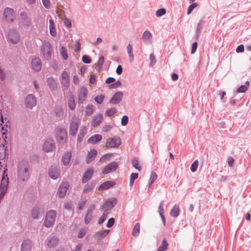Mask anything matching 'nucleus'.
<instances>
[{
	"label": "nucleus",
	"instance_id": "603ef678",
	"mask_svg": "<svg viewBox=\"0 0 251 251\" xmlns=\"http://www.w3.org/2000/svg\"><path fill=\"white\" fill-rule=\"evenodd\" d=\"M104 61V57L103 56H101L99 58V59L97 63L96 66L99 69H101L103 66Z\"/></svg>",
	"mask_w": 251,
	"mask_h": 251
},
{
	"label": "nucleus",
	"instance_id": "4d7b16f0",
	"mask_svg": "<svg viewBox=\"0 0 251 251\" xmlns=\"http://www.w3.org/2000/svg\"><path fill=\"white\" fill-rule=\"evenodd\" d=\"M92 219V216L91 214L87 212V213L85 215L84 218V222L85 224L87 225L90 223Z\"/></svg>",
	"mask_w": 251,
	"mask_h": 251
},
{
	"label": "nucleus",
	"instance_id": "338daca9",
	"mask_svg": "<svg viewBox=\"0 0 251 251\" xmlns=\"http://www.w3.org/2000/svg\"><path fill=\"white\" fill-rule=\"evenodd\" d=\"M128 121V117L127 116L125 115L122 118L121 125L122 126H125L127 124Z\"/></svg>",
	"mask_w": 251,
	"mask_h": 251
},
{
	"label": "nucleus",
	"instance_id": "de8ad7c7",
	"mask_svg": "<svg viewBox=\"0 0 251 251\" xmlns=\"http://www.w3.org/2000/svg\"><path fill=\"white\" fill-rule=\"evenodd\" d=\"M60 52L62 58L64 60H66L68 56L66 48L62 47L60 49Z\"/></svg>",
	"mask_w": 251,
	"mask_h": 251
},
{
	"label": "nucleus",
	"instance_id": "c85d7f7f",
	"mask_svg": "<svg viewBox=\"0 0 251 251\" xmlns=\"http://www.w3.org/2000/svg\"><path fill=\"white\" fill-rule=\"evenodd\" d=\"M20 16L21 18V20L23 21V23H24V25L27 26L30 25V22L28 19L27 13L25 11H21Z\"/></svg>",
	"mask_w": 251,
	"mask_h": 251
},
{
	"label": "nucleus",
	"instance_id": "2f4dec72",
	"mask_svg": "<svg viewBox=\"0 0 251 251\" xmlns=\"http://www.w3.org/2000/svg\"><path fill=\"white\" fill-rule=\"evenodd\" d=\"M47 83L49 88L52 90H56L57 84L52 77H49L47 79Z\"/></svg>",
	"mask_w": 251,
	"mask_h": 251
},
{
	"label": "nucleus",
	"instance_id": "58836bf2",
	"mask_svg": "<svg viewBox=\"0 0 251 251\" xmlns=\"http://www.w3.org/2000/svg\"><path fill=\"white\" fill-rule=\"evenodd\" d=\"M140 233V224L139 223H136L133 227L132 230V235L136 237L139 235Z\"/></svg>",
	"mask_w": 251,
	"mask_h": 251
},
{
	"label": "nucleus",
	"instance_id": "0e129e2a",
	"mask_svg": "<svg viewBox=\"0 0 251 251\" xmlns=\"http://www.w3.org/2000/svg\"><path fill=\"white\" fill-rule=\"evenodd\" d=\"M82 60L83 62L86 64H89L91 62V58L87 55H83Z\"/></svg>",
	"mask_w": 251,
	"mask_h": 251
},
{
	"label": "nucleus",
	"instance_id": "f03ea898",
	"mask_svg": "<svg viewBox=\"0 0 251 251\" xmlns=\"http://www.w3.org/2000/svg\"><path fill=\"white\" fill-rule=\"evenodd\" d=\"M6 165L5 166L3 171V176L0 185V202L6 193L9 184V178L6 174Z\"/></svg>",
	"mask_w": 251,
	"mask_h": 251
},
{
	"label": "nucleus",
	"instance_id": "7c9ffc66",
	"mask_svg": "<svg viewBox=\"0 0 251 251\" xmlns=\"http://www.w3.org/2000/svg\"><path fill=\"white\" fill-rule=\"evenodd\" d=\"M102 136L100 134H94L88 139V143L95 144L102 139Z\"/></svg>",
	"mask_w": 251,
	"mask_h": 251
},
{
	"label": "nucleus",
	"instance_id": "69168bd1",
	"mask_svg": "<svg viewBox=\"0 0 251 251\" xmlns=\"http://www.w3.org/2000/svg\"><path fill=\"white\" fill-rule=\"evenodd\" d=\"M163 201H161L160 202L159 206L158 207V212L159 213V215H163L164 213V209H163Z\"/></svg>",
	"mask_w": 251,
	"mask_h": 251
},
{
	"label": "nucleus",
	"instance_id": "13d9d810",
	"mask_svg": "<svg viewBox=\"0 0 251 251\" xmlns=\"http://www.w3.org/2000/svg\"><path fill=\"white\" fill-rule=\"evenodd\" d=\"M104 96L103 95L97 96L95 97L94 100L98 104H101L103 101Z\"/></svg>",
	"mask_w": 251,
	"mask_h": 251
},
{
	"label": "nucleus",
	"instance_id": "0eeeda50",
	"mask_svg": "<svg viewBox=\"0 0 251 251\" xmlns=\"http://www.w3.org/2000/svg\"><path fill=\"white\" fill-rule=\"evenodd\" d=\"M44 213V209L41 205L36 204L32 208L30 215L32 219H38Z\"/></svg>",
	"mask_w": 251,
	"mask_h": 251
},
{
	"label": "nucleus",
	"instance_id": "4be33fe9",
	"mask_svg": "<svg viewBox=\"0 0 251 251\" xmlns=\"http://www.w3.org/2000/svg\"><path fill=\"white\" fill-rule=\"evenodd\" d=\"M32 248V241L29 239L24 240L21 245V251H30Z\"/></svg>",
	"mask_w": 251,
	"mask_h": 251
},
{
	"label": "nucleus",
	"instance_id": "bb28decb",
	"mask_svg": "<svg viewBox=\"0 0 251 251\" xmlns=\"http://www.w3.org/2000/svg\"><path fill=\"white\" fill-rule=\"evenodd\" d=\"M96 186V182L94 181H91L89 183H87L84 185L83 193L84 194H87L93 190Z\"/></svg>",
	"mask_w": 251,
	"mask_h": 251
},
{
	"label": "nucleus",
	"instance_id": "6e6552de",
	"mask_svg": "<svg viewBox=\"0 0 251 251\" xmlns=\"http://www.w3.org/2000/svg\"><path fill=\"white\" fill-rule=\"evenodd\" d=\"M67 138V132L65 129L60 127L56 131V139L59 144H64Z\"/></svg>",
	"mask_w": 251,
	"mask_h": 251
},
{
	"label": "nucleus",
	"instance_id": "5fc2aeb1",
	"mask_svg": "<svg viewBox=\"0 0 251 251\" xmlns=\"http://www.w3.org/2000/svg\"><path fill=\"white\" fill-rule=\"evenodd\" d=\"M198 3L197 2H194L193 3H191L187 9V13L188 15H189L191 13L193 9L198 6Z\"/></svg>",
	"mask_w": 251,
	"mask_h": 251
},
{
	"label": "nucleus",
	"instance_id": "680f3d73",
	"mask_svg": "<svg viewBox=\"0 0 251 251\" xmlns=\"http://www.w3.org/2000/svg\"><path fill=\"white\" fill-rule=\"evenodd\" d=\"M150 67L153 66L156 63L155 56L153 54H150Z\"/></svg>",
	"mask_w": 251,
	"mask_h": 251
},
{
	"label": "nucleus",
	"instance_id": "37998d69",
	"mask_svg": "<svg viewBox=\"0 0 251 251\" xmlns=\"http://www.w3.org/2000/svg\"><path fill=\"white\" fill-rule=\"evenodd\" d=\"M157 176L155 172L152 171L151 173V177L150 179L149 182V183L150 185H152L153 182L155 181V180L157 179Z\"/></svg>",
	"mask_w": 251,
	"mask_h": 251
},
{
	"label": "nucleus",
	"instance_id": "c9c22d12",
	"mask_svg": "<svg viewBox=\"0 0 251 251\" xmlns=\"http://www.w3.org/2000/svg\"><path fill=\"white\" fill-rule=\"evenodd\" d=\"M151 34L149 31L146 30L143 33L142 39L145 43H148L151 42Z\"/></svg>",
	"mask_w": 251,
	"mask_h": 251
},
{
	"label": "nucleus",
	"instance_id": "2eb2a0df",
	"mask_svg": "<svg viewBox=\"0 0 251 251\" xmlns=\"http://www.w3.org/2000/svg\"><path fill=\"white\" fill-rule=\"evenodd\" d=\"M43 150L46 152H50L55 149L54 140L51 138L47 139L43 145Z\"/></svg>",
	"mask_w": 251,
	"mask_h": 251
},
{
	"label": "nucleus",
	"instance_id": "3c124183",
	"mask_svg": "<svg viewBox=\"0 0 251 251\" xmlns=\"http://www.w3.org/2000/svg\"><path fill=\"white\" fill-rule=\"evenodd\" d=\"M166 10L165 8H160L156 12V16L157 17H160L166 14Z\"/></svg>",
	"mask_w": 251,
	"mask_h": 251
},
{
	"label": "nucleus",
	"instance_id": "49530a36",
	"mask_svg": "<svg viewBox=\"0 0 251 251\" xmlns=\"http://www.w3.org/2000/svg\"><path fill=\"white\" fill-rule=\"evenodd\" d=\"M117 110L115 108L112 107L108 109L105 112V114L106 116L110 117L113 116L114 114H115L117 112Z\"/></svg>",
	"mask_w": 251,
	"mask_h": 251
},
{
	"label": "nucleus",
	"instance_id": "423d86ee",
	"mask_svg": "<svg viewBox=\"0 0 251 251\" xmlns=\"http://www.w3.org/2000/svg\"><path fill=\"white\" fill-rule=\"evenodd\" d=\"M121 144V139L119 136L108 138L106 141V148H115L119 147Z\"/></svg>",
	"mask_w": 251,
	"mask_h": 251
},
{
	"label": "nucleus",
	"instance_id": "cd10ccee",
	"mask_svg": "<svg viewBox=\"0 0 251 251\" xmlns=\"http://www.w3.org/2000/svg\"><path fill=\"white\" fill-rule=\"evenodd\" d=\"M97 151L95 149H92L88 152L86 158V162L87 164L91 163L97 156Z\"/></svg>",
	"mask_w": 251,
	"mask_h": 251
},
{
	"label": "nucleus",
	"instance_id": "e2e57ef3",
	"mask_svg": "<svg viewBox=\"0 0 251 251\" xmlns=\"http://www.w3.org/2000/svg\"><path fill=\"white\" fill-rule=\"evenodd\" d=\"M248 90V87L246 85H242L240 86L237 90V93H245Z\"/></svg>",
	"mask_w": 251,
	"mask_h": 251
},
{
	"label": "nucleus",
	"instance_id": "f3484780",
	"mask_svg": "<svg viewBox=\"0 0 251 251\" xmlns=\"http://www.w3.org/2000/svg\"><path fill=\"white\" fill-rule=\"evenodd\" d=\"M79 124V122L77 119H74L71 122L69 126V134L71 135L75 136L76 135L78 130Z\"/></svg>",
	"mask_w": 251,
	"mask_h": 251
},
{
	"label": "nucleus",
	"instance_id": "a19ab883",
	"mask_svg": "<svg viewBox=\"0 0 251 251\" xmlns=\"http://www.w3.org/2000/svg\"><path fill=\"white\" fill-rule=\"evenodd\" d=\"M86 129L82 128L80 130L79 133L77 136V142L80 143L83 140V137L86 133Z\"/></svg>",
	"mask_w": 251,
	"mask_h": 251
},
{
	"label": "nucleus",
	"instance_id": "393cba45",
	"mask_svg": "<svg viewBox=\"0 0 251 251\" xmlns=\"http://www.w3.org/2000/svg\"><path fill=\"white\" fill-rule=\"evenodd\" d=\"M109 232L110 230L109 229H105L97 232L94 234L93 237L96 239L100 240L109 234Z\"/></svg>",
	"mask_w": 251,
	"mask_h": 251
},
{
	"label": "nucleus",
	"instance_id": "b1692460",
	"mask_svg": "<svg viewBox=\"0 0 251 251\" xmlns=\"http://www.w3.org/2000/svg\"><path fill=\"white\" fill-rule=\"evenodd\" d=\"M58 238L56 236H52L50 238H48L47 241V246L50 248H54L58 245Z\"/></svg>",
	"mask_w": 251,
	"mask_h": 251
},
{
	"label": "nucleus",
	"instance_id": "f257e3e1",
	"mask_svg": "<svg viewBox=\"0 0 251 251\" xmlns=\"http://www.w3.org/2000/svg\"><path fill=\"white\" fill-rule=\"evenodd\" d=\"M32 169L28 162L22 161L17 166V178L19 181L26 182L31 176Z\"/></svg>",
	"mask_w": 251,
	"mask_h": 251
},
{
	"label": "nucleus",
	"instance_id": "6e6d98bb",
	"mask_svg": "<svg viewBox=\"0 0 251 251\" xmlns=\"http://www.w3.org/2000/svg\"><path fill=\"white\" fill-rule=\"evenodd\" d=\"M86 232H87V230L85 228H80L78 232V234H77L78 238H83L84 236V235H85Z\"/></svg>",
	"mask_w": 251,
	"mask_h": 251
},
{
	"label": "nucleus",
	"instance_id": "5701e85b",
	"mask_svg": "<svg viewBox=\"0 0 251 251\" xmlns=\"http://www.w3.org/2000/svg\"><path fill=\"white\" fill-rule=\"evenodd\" d=\"M94 170L92 168H89L84 173L81 181L83 183L87 182L92 177Z\"/></svg>",
	"mask_w": 251,
	"mask_h": 251
},
{
	"label": "nucleus",
	"instance_id": "ea45409f",
	"mask_svg": "<svg viewBox=\"0 0 251 251\" xmlns=\"http://www.w3.org/2000/svg\"><path fill=\"white\" fill-rule=\"evenodd\" d=\"M131 163L132 166L135 168L136 169L138 170L139 171H141V168L139 165V162L138 159L134 157L131 159Z\"/></svg>",
	"mask_w": 251,
	"mask_h": 251
},
{
	"label": "nucleus",
	"instance_id": "ddd939ff",
	"mask_svg": "<svg viewBox=\"0 0 251 251\" xmlns=\"http://www.w3.org/2000/svg\"><path fill=\"white\" fill-rule=\"evenodd\" d=\"M69 185L68 182H63L60 185L58 190L57 195L60 198H63L65 197L66 193L69 189Z\"/></svg>",
	"mask_w": 251,
	"mask_h": 251
},
{
	"label": "nucleus",
	"instance_id": "473e14b6",
	"mask_svg": "<svg viewBox=\"0 0 251 251\" xmlns=\"http://www.w3.org/2000/svg\"><path fill=\"white\" fill-rule=\"evenodd\" d=\"M72 157V154L71 152L68 151L66 152L62 158V162L65 166H67L70 162Z\"/></svg>",
	"mask_w": 251,
	"mask_h": 251
},
{
	"label": "nucleus",
	"instance_id": "7ed1b4c3",
	"mask_svg": "<svg viewBox=\"0 0 251 251\" xmlns=\"http://www.w3.org/2000/svg\"><path fill=\"white\" fill-rule=\"evenodd\" d=\"M56 211L54 210H50L46 214L44 222V226L47 228L52 226L55 223L56 218Z\"/></svg>",
	"mask_w": 251,
	"mask_h": 251
},
{
	"label": "nucleus",
	"instance_id": "a211bd4d",
	"mask_svg": "<svg viewBox=\"0 0 251 251\" xmlns=\"http://www.w3.org/2000/svg\"><path fill=\"white\" fill-rule=\"evenodd\" d=\"M118 167V164L117 162L113 161L105 166V167L103 169L102 173L104 175L108 174L111 172L115 171Z\"/></svg>",
	"mask_w": 251,
	"mask_h": 251
},
{
	"label": "nucleus",
	"instance_id": "a18cd8bd",
	"mask_svg": "<svg viewBox=\"0 0 251 251\" xmlns=\"http://www.w3.org/2000/svg\"><path fill=\"white\" fill-rule=\"evenodd\" d=\"M94 106L92 104H89L86 107L85 113L87 115L90 116L93 113Z\"/></svg>",
	"mask_w": 251,
	"mask_h": 251
},
{
	"label": "nucleus",
	"instance_id": "4468645a",
	"mask_svg": "<svg viewBox=\"0 0 251 251\" xmlns=\"http://www.w3.org/2000/svg\"><path fill=\"white\" fill-rule=\"evenodd\" d=\"M60 80L63 89L65 90H68L70 85V77L66 71H64L61 74Z\"/></svg>",
	"mask_w": 251,
	"mask_h": 251
},
{
	"label": "nucleus",
	"instance_id": "c756f323",
	"mask_svg": "<svg viewBox=\"0 0 251 251\" xmlns=\"http://www.w3.org/2000/svg\"><path fill=\"white\" fill-rule=\"evenodd\" d=\"M68 104L69 108L71 110H74L75 108L74 96L72 93L70 92V96L68 100Z\"/></svg>",
	"mask_w": 251,
	"mask_h": 251
},
{
	"label": "nucleus",
	"instance_id": "9b49d317",
	"mask_svg": "<svg viewBox=\"0 0 251 251\" xmlns=\"http://www.w3.org/2000/svg\"><path fill=\"white\" fill-rule=\"evenodd\" d=\"M48 175L52 179H56L60 176V170L58 166L51 165L49 169Z\"/></svg>",
	"mask_w": 251,
	"mask_h": 251
},
{
	"label": "nucleus",
	"instance_id": "dca6fc26",
	"mask_svg": "<svg viewBox=\"0 0 251 251\" xmlns=\"http://www.w3.org/2000/svg\"><path fill=\"white\" fill-rule=\"evenodd\" d=\"M88 92L87 89L84 86L78 90V102L79 104L83 103L85 100Z\"/></svg>",
	"mask_w": 251,
	"mask_h": 251
},
{
	"label": "nucleus",
	"instance_id": "79ce46f5",
	"mask_svg": "<svg viewBox=\"0 0 251 251\" xmlns=\"http://www.w3.org/2000/svg\"><path fill=\"white\" fill-rule=\"evenodd\" d=\"M204 22L203 20H201L199 23L198 24L197 29H196V33L197 36H199L201 33V30L203 28V26L204 25Z\"/></svg>",
	"mask_w": 251,
	"mask_h": 251
},
{
	"label": "nucleus",
	"instance_id": "f704fd0d",
	"mask_svg": "<svg viewBox=\"0 0 251 251\" xmlns=\"http://www.w3.org/2000/svg\"><path fill=\"white\" fill-rule=\"evenodd\" d=\"M49 29L50 35L53 37H55L56 36V31L54 22L51 19L49 20Z\"/></svg>",
	"mask_w": 251,
	"mask_h": 251
},
{
	"label": "nucleus",
	"instance_id": "f8f14e48",
	"mask_svg": "<svg viewBox=\"0 0 251 251\" xmlns=\"http://www.w3.org/2000/svg\"><path fill=\"white\" fill-rule=\"evenodd\" d=\"M25 104L26 108L32 109L36 104V99L33 94L27 95L25 99Z\"/></svg>",
	"mask_w": 251,
	"mask_h": 251
},
{
	"label": "nucleus",
	"instance_id": "a878e982",
	"mask_svg": "<svg viewBox=\"0 0 251 251\" xmlns=\"http://www.w3.org/2000/svg\"><path fill=\"white\" fill-rule=\"evenodd\" d=\"M103 119L102 114H99L95 115L92 119V126L96 127L100 125Z\"/></svg>",
	"mask_w": 251,
	"mask_h": 251
},
{
	"label": "nucleus",
	"instance_id": "774afa93",
	"mask_svg": "<svg viewBox=\"0 0 251 251\" xmlns=\"http://www.w3.org/2000/svg\"><path fill=\"white\" fill-rule=\"evenodd\" d=\"M114 223H115L114 218H111L108 220V222L106 225V226L108 228H110L114 225Z\"/></svg>",
	"mask_w": 251,
	"mask_h": 251
},
{
	"label": "nucleus",
	"instance_id": "09e8293b",
	"mask_svg": "<svg viewBox=\"0 0 251 251\" xmlns=\"http://www.w3.org/2000/svg\"><path fill=\"white\" fill-rule=\"evenodd\" d=\"M122 85V82L120 80H117L116 82L113 83L109 85V89H115L120 87Z\"/></svg>",
	"mask_w": 251,
	"mask_h": 251
},
{
	"label": "nucleus",
	"instance_id": "39448f33",
	"mask_svg": "<svg viewBox=\"0 0 251 251\" xmlns=\"http://www.w3.org/2000/svg\"><path fill=\"white\" fill-rule=\"evenodd\" d=\"M7 41L12 44H17L20 40L19 33L14 29H10L6 35Z\"/></svg>",
	"mask_w": 251,
	"mask_h": 251
},
{
	"label": "nucleus",
	"instance_id": "8fccbe9b",
	"mask_svg": "<svg viewBox=\"0 0 251 251\" xmlns=\"http://www.w3.org/2000/svg\"><path fill=\"white\" fill-rule=\"evenodd\" d=\"M63 12L64 14L63 16L64 17V18H63L64 25L68 27H71L72 26V23L71 20L66 17L65 12Z\"/></svg>",
	"mask_w": 251,
	"mask_h": 251
},
{
	"label": "nucleus",
	"instance_id": "412c9836",
	"mask_svg": "<svg viewBox=\"0 0 251 251\" xmlns=\"http://www.w3.org/2000/svg\"><path fill=\"white\" fill-rule=\"evenodd\" d=\"M116 184V182L114 181L107 180L103 183H101L98 187V190L99 191H103L105 190H107Z\"/></svg>",
	"mask_w": 251,
	"mask_h": 251
},
{
	"label": "nucleus",
	"instance_id": "c03bdc74",
	"mask_svg": "<svg viewBox=\"0 0 251 251\" xmlns=\"http://www.w3.org/2000/svg\"><path fill=\"white\" fill-rule=\"evenodd\" d=\"M138 173H132L130 176V181H129V185L131 187L134 182V180L138 178Z\"/></svg>",
	"mask_w": 251,
	"mask_h": 251
},
{
	"label": "nucleus",
	"instance_id": "864d4df0",
	"mask_svg": "<svg viewBox=\"0 0 251 251\" xmlns=\"http://www.w3.org/2000/svg\"><path fill=\"white\" fill-rule=\"evenodd\" d=\"M107 214H108V213L107 212L104 211L102 216L100 217V218L99 220L98 224L99 225L102 224L105 221V220L107 218Z\"/></svg>",
	"mask_w": 251,
	"mask_h": 251
},
{
	"label": "nucleus",
	"instance_id": "4c0bfd02",
	"mask_svg": "<svg viewBox=\"0 0 251 251\" xmlns=\"http://www.w3.org/2000/svg\"><path fill=\"white\" fill-rule=\"evenodd\" d=\"M127 53L129 56V61L132 62L134 60V54L132 52V48L130 44H128L126 47Z\"/></svg>",
	"mask_w": 251,
	"mask_h": 251
},
{
	"label": "nucleus",
	"instance_id": "bf43d9fd",
	"mask_svg": "<svg viewBox=\"0 0 251 251\" xmlns=\"http://www.w3.org/2000/svg\"><path fill=\"white\" fill-rule=\"evenodd\" d=\"M7 126H8L7 125V123H6L4 125V126H1L2 130L4 131L2 133V138H3V141H4L5 144H6V143H7V141L5 140V139L6 138V136L5 133L7 132V130L4 128V126L7 127Z\"/></svg>",
	"mask_w": 251,
	"mask_h": 251
},
{
	"label": "nucleus",
	"instance_id": "e433bc0d",
	"mask_svg": "<svg viewBox=\"0 0 251 251\" xmlns=\"http://www.w3.org/2000/svg\"><path fill=\"white\" fill-rule=\"evenodd\" d=\"M168 244L165 238H163L162 244L157 250V251H166L168 249Z\"/></svg>",
	"mask_w": 251,
	"mask_h": 251
},
{
	"label": "nucleus",
	"instance_id": "aec40b11",
	"mask_svg": "<svg viewBox=\"0 0 251 251\" xmlns=\"http://www.w3.org/2000/svg\"><path fill=\"white\" fill-rule=\"evenodd\" d=\"M32 69L36 72L40 71L42 68V63L39 57L32 58L31 62Z\"/></svg>",
	"mask_w": 251,
	"mask_h": 251
},
{
	"label": "nucleus",
	"instance_id": "6ab92c4d",
	"mask_svg": "<svg viewBox=\"0 0 251 251\" xmlns=\"http://www.w3.org/2000/svg\"><path fill=\"white\" fill-rule=\"evenodd\" d=\"M123 97V93L121 91H118L115 93L109 100V103L112 104H117L122 100Z\"/></svg>",
	"mask_w": 251,
	"mask_h": 251
},
{
	"label": "nucleus",
	"instance_id": "20e7f679",
	"mask_svg": "<svg viewBox=\"0 0 251 251\" xmlns=\"http://www.w3.org/2000/svg\"><path fill=\"white\" fill-rule=\"evenodd\" d=\"M41 50L43 55L46 60H50L51 59L53 52V49L52 46L50 42H44L42 43Z\"/></svg>",
	"mask_w": 251,
	"mask_h": 251
},
{
	"label": "nucleus",
	"instance_id": "72a5a7b5",
	"mask_svg": "<svg viewBox=\"0 0 251 251\" xmlns=\"http://www.w3.org/2000/svg\"><path fill=\"white\" fill-rule=\"evenodd\" d=\"M180 214V208L178 204H175L170 211V215L172 217L176 218L179 216Z\"/></svg>",
	"mask_w": 251,
	"mask_h": 251
},
{
	"label": "nucleus",
	"instance_id": "1a4fd4ad",
	"mask_svg": "<svg viewBox=\"0 0 251 251\" xmlns=\"http://www.w3.org/2000/svg\"><path fill=\"white\" fill-rule=\"evenodd\" d=\"M117 200L116 198H110L108 199L102 206V210L107 211L112 209L117 204Z\"/></svg>",
	"mask_w": 251,
	"mask_h": 251
},
{
	"label": "nucleus",
	"instance_id": "052dcab7",
	"mask_svg": "<svg viewBox=\"0 0 251 251\" xmlns=\"http://www.w3.org/2000/svg\"><path fill=\"white\" fill-rule=\"evenodd\" d=\"M199 165V162L197 160H195L191 166V171L192 172H195L197 169Z\"/></svg>",
	"mask_w": 251,
	"mask_h": 251
},
{
	"label": "nucleus",
	"instance_id": "9d476101",
	"mask_svg": "<svg viewBox=\"0 0 251 251\" xmlns=\"http://www.w3.org/2000/svg\"><path fill=\"white\" fill-rule=\"evenodd\" d=\"M3 18L7 22H13L15 18L14 10L9 7H6L3 11Z\"/></svg>",
	"mask_w": 251,
	"mask_h": 251
}]
</instances>
